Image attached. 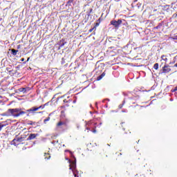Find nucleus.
<instances>
[{
	"instance_id": "obj_1",
	"label": "nucleus",
	"mask_w": 177,
	"mask_h": 177,
	"mask_svg": "<svg viewBox=\"0 0 177 177\" xmlns=\"http://www.w3.org/2000/svg\"><path fill=\"white\" fill-rule=\"evenodd\" d=\"M26 111H22L20 108L15 109H8L7 111L3 113L4 117H14V118H17L21 115H24Z\"/></svg>"
},
{
	"instance_id": "obj_2",
	"label": "nucleus",
	"mask_w": 177,
	"mask_h": 177,
	"mask_svg": "<svg viewBox=\"0 0 177 177\" xmlns=\"http://www.w3.org/2000/svg\"><path fill=\"white\" fill-rule=\"evenodd\" d=\"M110 23L111 26L115 27V28H120V26L122 24V19H118V21L112 20Z\"/></svg>"
},
{
	"instance_id": "obj_3",
	"label": "nucleus",
	"mask_w": 177,
	"mask_h": 177,
	"mask_svg": "<svg viewBox=\"0 0 177 177\" xmlns=\"http://www.w3.org/2000/svg\"><path fill=\"white\" fill-rule=\"evenodd\" d=\"M171 71V68L169 65L165 64V66L162 68V73L163 74H168Z\"/></svg>"
},
{
	"instance_id": "obj_4",
	"label": "nucleus",
	"mask_w": 177,
	"mask_h": 177,
	"mask_svg": "<svg viewBox=\"0 0 177 177\" xmlns=\"http://www.w3.org/2000/svg\"><path fill=\"white\" fill-rule=\"evenodd\" d=\"M21 142H24V140L21 137L17 138L12 140V145H15V146H17L18 145H20Z\"/></svg>"
},
{
	"instance_id": "obj_5",
	"label": "nucleus",
	"mask_w": 177,
	"mask_h": 177,
	"mask_svg": "<svg viewBox=\"0 0 177 177\" xmlns=\"http://www.w3.org/2000/svg\"><path fill=\"white\" fill-rule=\"evenodd\" d=\"M6 70V71H8L10 75H15V74H16V72L15 71V70H13L12 66L7 67Z\"/></svg>"
},
{
	"instance_id": "obj_6",
	"label": "nucleus",
	"mask_w": 177,
	"mask_h": 177,
	"mask_svg": "<svg viewBox=\"0 0 177 177\" xmlns=\"http://www.w3.org/2000/svg\"><path fill=\"white\" fill-rule=\"evenodd\" d=\"M35 111H38L37 106H32L31 109L26 110V113H28L29 114H35Z\"/></svg>"
},
{
	"instance_id": "obj_7",
	"label": "nucleus",
	"mask_w": 177,
	"mask_h": 177,
	"mask_svg": "<svg viewBox=\"0 0 177 177\" xmlns=\"http://www.w3.org/2000/svg\"><path fill=\"white\" fill-rule=\"evenodd\" d=\"M62 127H67V122L60 120L56 124L57 128H62Z\"/></svg>"
},
{
	"instance_id": "obj_8",
	"label": "nucleus",
	"mask_w": 177,
	"mask_h": 177,
	"mask_svg": "<svg viewBox=\"0 0 177 177\" xmlns=\"http://www.w3.org/2000/svg\"><path fill=\"white\" fill-rule=\"evenodd\" d=\"M37 136H38V133H30L28 138H26V140H32L33 139H35Z\"/></svg>"
},
{
	"instance_id": "obj_9",
	"label": "nucleus",
	"mask_w": 177,
	"mask_h": 177,
	"mask_svg": "<svg viewBox=\"0 0 177 177\" xmlns=\"http://www.w3.org/2000/svg\"><path fill=\"white\" fill-rule=\"evenodd\" d=\"M70 168L69 169H71L72 171H74L75 168H77V165L75 163V161H73L71 164L69 165Z\"/></svg>"
},
{
	"instance_id": "obj_10",
	"label": "nucleus",
	"mask_w": 177,
	"mask_h": 177,
	"mask_svg": "<svg viewBox=\"0 0 177 177\" xmlns=\"http://www.w3.org/2000/svg\"><path fill=\"white\" fill-rule=\"evenodd\" d=\"M66 44H67V41H66V40H64V39H62L59 43V48H63V46H64V45H66Z\"/></svg>"
},
{
	"instance_id": "obj_11",
	"label": "nucleus",
	"mask_w": 177,
	"mask_h": 177,
	"mask_svg": "<svg viewBox=\"0 0 177 177\" xmlns=\"http://www.w3.org/2000/svg\"><path fill=\"white\" fill-rule=\"evenodd\" d=\"M19 92H22L23 93H26V92H28L30 91V87L26 88H20L18 89Z\"/></svg>"
},
{
	"instance_id": "obj_12",
	"label": "nucleus",
	"mask_w": 177,
	"mask_h": 177,
	"mask_svg": "<svg viewBox=\"0 0 177 177\" xmlns=\"http://www.w3.org/2000/svg\"><path fill=\"white\" fill-rule=\"evenodd\" d=\"M1 124H3V125H6V127H8V125L10 124V120H7L4 122H1Z\"/></svg>"
},
{
	"instance_id": "obj_13",
	"label": "nucleus",
	"mask_w": 177,
	"mask_h": 177,
	"mask_svg": "<svg viewBox=\"0 0 177 177\" xmlns=\"http://www.w3.org/2000/svg\"><path fill=\"white\" fill-rule=\"evenodd\" d=\"M104 75H106V72H104L102 75L98 76L97 77V81H100V80H102V78H103V77H104Z\"/></svg>"
},
{
	"instance_id": "obj_14",
	"label": "nucleus",
	"mask_w": 177,
	"mask_h": 177,
	"mask_svg": "<svg viewBox=\"0 0 177 177\" xmlns=\"http://www.w3.org/2000/svg\"><path fill=\"white\" fill-rule=\"evenodd\" d=\"M17 52H19V50L11 49V53L13 56H16V55H17Z\"/></svg>"
},
{
	"instance_id": "obj_15",
	"label": "nucleus",
	"mask_w": 177,
	"mask_h": 177,
	"mask_svg": "<svg viewBox=\"0 0 177 177\" xmlns=\"http://www.w3.org/2000/svg\"><path fill=\"white\" fill-rule=\"evenodd\" d=\"M45 160H49L50 158V154L49 153H44Z\"/></svg>"
},
{
	"instance_id": "obj_16",
	"label": "nucleus",
	"mask_w": 177,
	"mask_h": 177,
	"mask_svg": "<svg viewBox=\"0 0 177 177\" xmlns=\"http://www.w3.org/2000/svg\"><path fill=\"white\" fill-rule=\"evenodd\" d=\"M45 106H46V104L41 105V106H38V107H36V109H37V111H38V110H40V109H41V110H44V109H45Z\"/></svg>"
},
{
	"instance_id": "obj_17",
	"label": "nucleus",
	"mask_w": 177,
	"mask_h": 177,
	"mask_svg": "<svg viewBox=\"0 0 177 177\" xmlns=\"http://www.w3.org/2000/svg\"><path fill=\"white\" fill-rule=\"evenodd\" d=\"M124 104H125V100H124L122 103L118 106V109H122V107H124Z\"/></svg>"
},
{
	"instance_id": "obj_18",
	"label": "nucleus",
	"mask_w": 177,
	"mask_h": 177,
	"mask_svg": "<svg viewBox=\"0 0 177 177\" xmlns=\"http://www.w3.org/2000/svg\"><path fill=\"white\" fill-rule=\"evenodd\" d=\"M28 125H37V122H32V121H29V122L28 123Z\"/></svg>"
},
{
	"instance_id": "obj_19",
	"label": "nucleus",
	"mask_w": 177,
	"mask_h": 177,
	"mask_svg": "<svg viewBox=\"0 0 177 177\" xmlns=\"http://www.w3.org/2000/svg\"><path fill=\"white\" fill-rule=\"evenodd\" d=\"M6 127V124H3L2 122H0V131H2V129Z\"/></svg>"
},
{
	"instance_id": "obj_20",
	"label": "nucleus",
	"mask_w": 177,
	"mask_h": 177,
	"mask_svg": "<svg viewBox=\"0 0 177 177\" xmlns=\"http://www.w3.org/2000/svg\"><path fill=\"white\" fill-rule=\"evenodd\" d=\"M154 70H158V63H156L153 65Z\"/></svg>"
},
{
	"instance_id": "obj_21",
	"label": "nucleus",
	"mask_w": 177,
	"mask_h": 177,
	"mask_svg": "<svg viewBox=\"0 0 177 177\" xmlns=\"http://www.w3.org/2000/svg\"><path fill=\"white\" fill-rule=\"evenodd\" d=\"M50 117L48 116V118L44 119V124H46V122H48V121H50Z\"/></svg>"
},
{
	"instance_id": "obj_22",
	"label": "nucleus",
	"mask_w": 177,
	"mask_h": 177,
	"mask_svg": "<svg viewBox=\"0 0 177 177\" xmlns=\"http://www.w3.org/2000/svg\"><path fill=\"white\" fill-rule=\"evenodd\" d=\"M21 138L24 140H26L27 139V134H23L21 136Z\"/></svg>"
},
{
	"instance_id": "obj_23",
	"label": "nucleus",
	"mask_w": 177,
	"mask_h": 177,
	"mask_svg": "<svg viewBox=\"0 0 177 177\" xmlns=\"http://www.w3.org/2000/svg\"><path fill=\"white\" fill-rule=\"evenodd\" d=\"M71 102H73V100H67V99L64 100V103H71Z\"/></svg>"
},
{
	"instance_id": "obj_24",
	"label": "nucleus",
	"mask_w": 177,
	"mask_h": 177,
	"mask_svg": "<svg viewBox=\"0 0 177 177\" xmlns=\"http://www.w3.org/2000/svg\"><path fill=\"white\" fill-rule=\"evenodd\" d=\"M160 27H162V24H159L157 26H156L154 28L156 30H158Z\"/></svg>"
},
{
	"instance_id": "obj_25",
	"label": "nucleus",
	"mask_w": 177,
	"mask_h": 177,
	"mask_svg": "<svg viewBox=\"0 0 177 177\" xmlns=\"http://www.w3.org/2000/svg\"><path fill=\"white\" fill-rule=\"evenodd\" d=\"M61 115L62 117H66V113L64 112V111H61Z\"/></svg>"
},
{
	"instance_id": "obj_26",
	"label": "nucleus",
	"mask_w": 177,
	"mask_h": 177,
	"mask_svg": "<svg viewBox=\"0 0 177 177\" xmlns=\"http://www.w3.org/2000/svg\"><path fill=\"white\" fill-rule=\"evenodd\" d=\"M177 91V86L174 88V89H171V92L174 93V92H176Z\"/></svg>"
},
{
	"instance_id": "obj_27",
	"label": "nucleus",
	"mask_w": 177,
	"mask_h": 177,
	"mask_svg": "<svg viewBox=\"0 0 177 177\" xmlns=\"http://www.w3.org/2000/svg\"><path fill=\"white\" fill-rule=\"evenodd\" d=\"M100 24V22H97V23H95V27H99Z\"/></svg>"
},
{
	"instance_id": "obj_28",
	"label": "nucleus",
	"mask_w": 177,
	"mask_h": 177,
	"mask_svg": "<svg viewBox=\"0 0 177 177\" xmlns=\"http://www.w3.org/2000/svg\"><path fill=\"white\" fill-rule=\"evenodd\" d=\"M125 129H127V128H124L123 127V131H124V132L126 133H131V131H128V132H127V131H125Z\"/></svg>"
},
{
	"instance_id": "obj_29",
	"label": "nucleus",
	"mask_w": 177,
	"mask_h": 177,
	"mask_svg": "<svg viewBox=\"0 0 177 177\" xmlns=\"http://www.w3.org/2000/svg\"><path fill=\"white\" fill-rule=\"evenodd\" d=\"M107 156H105L103 158H102V160H104V161H107Z\"/></svg>"
},
{
	"instance_id": "obj_30",
	"label": "nucleus",
	"mask_w": 177,
	"mask_h": 177,
	"mask_svg": "<svg viewBox=\"0 0 177 177\" xmlns=\"http://www.w3.org/2000/svg\"><path fill=\"white\" fill-rule=\"evenodd\" d=\"M74 2V0H68V3H73Z\"/></svg>"
},
{
	"instance_id": "obj_31",
	"label": "nucleus",
	"mask_w": 177,
	"mask_h": 177,
	"mask_svg": "<svg viewBox=\"0 0 177 177\" xmlns=\"http://www.w3.org/2000/svg\"><path fill=\"white\" fill-rule=\"evenodd\" d=\"M97 21H98V23H100H100H101V21H102V18H99V19H98V20H97Z\"/></svg>"
},
{
	"instance_id": "obj_32",
	"label": "nucleus",
	"mask_w": 177,
	"mask_h": 177,
	"mask_svg": "<svg viewBox=\"0 0 177 177\" xmlns=\"http://www.w3.org/2000/svg\"><path fill=\"white\" fill-rule=\"evenodd\" d=\"M92 31H93V28H91V29L88 30V32H92Z\"/></svg>"
},
{
	"instance_id": "obj_33",
	"label": "nucleus",
	"mask_w": 177,
	"mask_h": 177,
	"mask_svg": "<svg viewBox=\"0 0 177 177\" xmlns=\"http://www.w3.org/2000/svg\"><path fill=\"white\" fill-rule=\"evenodd\" d=\"M124 125H125V122H122V127L124 128Z\"/></svg>"
},
{
	"instance_id": "obj_34",
	"label": "nucleus",
	"mask_w": 177,
	"mask_h": 177,
	"mask_svg": "<svg viewBox=\"0 0 177 177\" xmlns=\"http://www.w3.org/2000/svg\"><path fill=\"white\" fill-rule=\"evenodd\" d=\"M73 104L77 103V100H74L73 101Z\"/></svg>"
},
{
	"instance_id": "obj_35",
	"label": "nucleus",
	"mask_w": 177,
	"mask_h": 177,
	"mask_svg": "<svg viewBox=\"0 0 177 177\" xmlns=\"http://www.w3.org/2000/svg\"><path fill=\"white\" fill-rule=\"evenodd\" d=\"M93 133H96V129L92 131Z\"/></svg>"
},
{
	"instance_id": "obj_36",
	"label": "nucleus",
	"mask_w": 177,
	"mask_h": 177,
	"mask_svg": "<svg viewBox=\"0 0 177 177\" xmlns=\"http://www.w3.org/2000/svg\"><path fill=\"white\" fill-rule=\"evenodd\" d=\"M92 29H93V30H96V27L94 26L93 28H92Z\"/></svg>"
},
{
	"instance_id": "obj_37",
	"label": "nucleus",
	"mask_w": 177,
	"mask_h": 177,
	"mask_svg": "<svg viewBox=\"0 0 177 177\" xmlns=\"http://www.w3.org/2000/svg\"><path fill=\"white\" fill-rule=\"evenodd\" d=\"M21 62H24V58H21Z\"/></svg>"
},
{
	"instance_id": "obj_38",
	"label": "nucleus",
	"mask_w": 177,
	"mask_h": 177,
	"mask_svg": "<svg viewBox=\"0 0 177 177\" xmlns=\"http://www.w3.org/2000/svg\"><path fill=\"white\" fill-rule=\"evenodd\" d=\"M164 60H165V62H167V60H168V59H167V57H165V59H164Z\"/></svg>"
},
{
	"instance_id": "obj_39",
	"label": "nucleus",
	"mask_w": 177,
	"mask_h": 177,
	"mask_svg": "<svg viewBox=\"0 0 177 177\" xmlns=\"http://www.w3.org/2000/svg\"><path fill=\"white\" fill-rule=\"evenodd\" d=\"M62 109H66V106H62Z\"/></svg>"
},
{
	"instance_id": "obj_40",
	"label": "nucleus",
	"mask_w": 177,
	"mask_h": 177,
	"mask_svg": "<svg viewBox=\"0 0 177 177\" xmlns=\"http://www.w3.org/2000/svg\"><path fill=\"white\" fill-rule=\"evenodd\" d=\"M86 129H87V131H90L91 130V129H89V127H87Z\"/></svg>"
},
{
	"instance_id": "obj_41",
	"label": "nucleus",
	"mask_w": 177,
	"mask_h": 177,
	"mask_svg": "<svg viewBox=\"0 0 177 177\" xmlns=\"http://www.w3.org/2000/svg\"><path fill=\"white\" fill-rule=\"evenodd\" d=\"M165 57V55H162V59H164Z\"/></svg>"
},
{
	"instance_id": "obj_42",
	"label": "nucleus",
	"mask_w": 177,
	"mask_h": 177,
	"mask_svg": "<svg viewBox=\"0 0 177 177\" xmlns=\"http://www.w3.org/2000/svg\"><path fill=\"white\" fill-rule=\"evenodd\" d=\"M74 176H75V177H78V176H77V174H74Z\"/></svg>"
},
{
	"instance_id": "obj_43",
	"label": "nucleus",
	"mask_w": 177,
	"mask_h": 177,
	"mask_svg": "<svg viewBox=\"0 0 177 177\" xmlns=\"http://www.w3.org/2000/svg\"><path fill=\"white\" fill-rule=\"evenodd\" d=\"M66 107H68L70 105H68V104H66Z\"/></svg>"
},
{
	"instance_id": "obj_44",
	"label": "nucleus",
	"mask_w": 177,
	"mask_h": 177,
	"mask_svg": "<svg viewBox=\"0 0 177 177\" xmlns=\"http://www.w3.org/2000/svg\"><path fill=\"white\" fill-rule=\"evenodd\" d=\"M28 60H30V57L28 58L27 61L26 62H28Z\"/></svg>"
},
{
	"instance_id": "obj_45",
	"label": "nucleus",
	"mask_w": 177,
	"mask_h": 177,
	"mask_svg": "<svg viewBox=\"0 0 177 177\" xmlns=\"http://www.w3.org/2000/svg\"><path fill=\"white\" fill-rule=\"evenodd\" d=\"M105 100H108V102H110V100H109V99H106Z\"/></svg>"
},
{
	"instance_id": "obj_46",
	"label": "nucleus",
	"mask_w": 177,
	"mask_h": 177,
	"mask_svg": "<svg viewBox=\"0 0 177 177\" xmlns=\"http://www.w3.org/2000/svg\"><path fill=\"white\" fill-rule=\"evenodd\" d=\"M37 113H38V114H41V113H42V112H38Z\"/></svg>"
},
{
	"instance_id": "obj_47",
	"label": "nucleus",
	"mask_w": 177,
	"mask_h": 177,
	"mask_svg": "<svg viewBox=\"0 0 177 177\" xmlns=\"http://www.w3.org/2000/svg\"><path fill=\"white\" fill-rule=\"evenodd\" d=\"M140 176H141V177H145V175H141Z\"/></svg>"
},
{
	"instance_id": "obj_48",
	"label": "nucleus",
	"mask_w": 177,
	"mask_h": 177,
	"mask_svg": "<svg viewBox=\"0 0 177 177\" xmlns=\"http://www.w3.org/2000/svg\"><path fill=\"white\" fill-rule=\"evenodd\" d=\"M19 46H18V48H17V49H19Z\"/></svg>"
},
{
	"instance_id": "obj_49",
	"label": "nucleus",
	"mask_w": 177,
	"mask_h": 177,
	"mask_svg": "<svg viewBox=\"0 0 177 177\" xmlns=\"http://www.w3.org/2000/svg\"><path fill=\"white\" fill-rule=\"evenodd\" d=\"M106 107H108V105H107V104L106 105Z\"/></svg>"
},
{
	"instance_id": "obj_50",
	"label": "nucleus",
	"mask_w": 177,
	"mask_h": 177,
	"mask_svg": "<svg viewBox=\"0 0 177 177\" xmlns=\"http://www.w3.org/2000/svg\"><path fill=\"white\" fill-rule=\"evenodd\" d=\"M87 125H89V123H87Z\"/></svg>"
}]
</instances>
